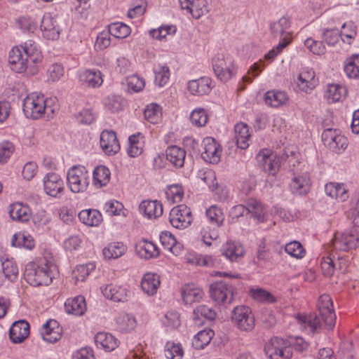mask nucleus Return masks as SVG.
Returning a JSON list of instances; mask_svg holds the SVG:
<instances>
[{
	"mask_svg": "<svg viewBox=\"0 0 359 359\" xmlns=\"http://www.w3.org/2000/svg\"><path fill=\"white\" fill-rule=\"evenodd\" d=\"M318 308L320 318L315 313L298 314L297 316L298 323L311 333L318 332L323 326L327 330H332L335 325L336 315L330 295L324 294L320 296L318 300Z\"/></svg>",
	"mask_w": 359,
	"mask_h": 359,
	"instance_id": "1",
	"label": "nucleus"
},
{
	"mask_svg": "<svg viewBox=\"0 0 359 359\" xmlns=\"http://www.w3.org/2000/svg\"><path fill=\"white\" fill-rule=\"evenodd\" d=\"M55 266L43 259L38 262H30L26 265L24 276L31 285L38 287L48 285L53 278V269Z\"/></svg>",
	"mask_w": 359,
	"mask_h": 359,
	"instance_id": "2",
	"label": "nucleus"
},
{
	"mask_svg": "<svg viewBox=\"0 0 359 359\" xmlns=\"http://www.w3.org/2000/svg\"><path fill=\"white\" fill-rule=\"evenodd\" d=\"M53 102L52 99H45L43 95L32 93L24 99L23 111L27 117L33 119L40 118L43 114L50 116L57 109V106L51 105Z\"/></svg>",
	"mask_w": 359,
	"mask_h": 359,
	"instance_id": "3",
	"label": "nucleus"
},
{
	"mask_svg": "<svg viewBox=\"0 0 359 359\" xmlns=\"http://www.w3.org/2000/svg\"><path fill=\"white\" fill-rule=\"evenodd\" d=\"M231 322L241 332H250L255 327V318L250 307L236 306L231 314Z\"/></svg>",
	"mask_w": 359,
	"mask_h": 359,
	"instance_id": "4",
	"label": "nucleus"
},
{
	"mask_svg": "<svg viewBox=\"0 0 359 359\" xmlns=\"http://www.w3.org/2000/svg\"><path fill=\"white\" fill-rule=\"evenodd\" d=\"M90 174L84 166L74 165L69 169L67 175L70 190L76 194L83 193L89 185Z\"/></svg>",
	"mask_w": 359,
	"mask_h": 359,
	"instance_id": "5",
	"label": "nucleus"
},
{
	"mask_svg": "<svg viewBox=\"0 0 359 359\" xmlns=\"http://www.w3.org/2000/svg\"><path fill=\"white\" fill-rule=\"evenodd\" d=\"M332 251H348L359 247V230L353 229L343 233L337 232L331 241Z\"/></svg>",
	"mask_w": 359,
	"mask_h": 359,
	"instance_id": "6",
	"label": "nucleus"
},
{
	"mask_svg": "<svg viewBox=\"0 0 359 359\" xmlns=\"http://www.w3.org/2000/svg\"><path fill=\"white\" fill-rule=\"evenodd\" d=\"M210 297L219 304H230L236 293L235 287L226 281H217L210 285Z\"/></svg>",
	"mask_w": 359,
	"mask_h": 359,
	"instance_id": "7",
	"label": "nucleus"
},
{
	"mask_svg": "<svg viewBox=\"0 0 359 359\" xmlns=\"http://www.w3.org/2000/svg\"><path fill=\"white\" fill-rule=\"evenodd\" d=\"M8 62L12 70L17 73L27 71L28 74L34 75L38 71L36 66L31 65L25 53H22V50L18 47H14L10 50Z\"/></svg>",
	"mask_w": 359,
	"mask_h": 359,
	"instance_id": "8",
	"label": "nucleus"
},
{
	"mask_svg": "<svg viewBox=\"0 0 359 359\" xmlns=\"http://www.w3.org/2000/svg\"><path fill=\"white\" fill-rule=\"evenodd\" d=\"M212 67L216 76L222 81H229L236 73L231 57L218 55L212 60Z\"/></svg>",
	"mask_w": 359,
	"mask_h": 359,
	"instance_id": "9",
	"label": "nucleus"
},
{
	"mask_svg": "<svg viewBox=\"0 0 359 359\" xmlns=\"http://www.w3.org/2000/svg\"><path fill=\"white\" fill-rule=\"evenodd\" d=\"M264 351L269 359H290L292 352L286 341L280 337H273L264 346Z\"/></svg>",
	"mask_w": 359,
	"mask_h": 359,
	"instance_id": "10",
	"label": "nucleus"
},
{
	"mask_svg": "<svg viewBox=\"0 0 359 359\" xmlns=\"http://www.w3.org/2000/svg\"><path fill=\"white\" fill-rule=\"evenodd\" d=\"M191 209L185 205H179L171 209L169 221L171 225L179 229L188 227L192 222Z\"/></svg>",
	"mask_w": 359,
	"mask_h": 359,
	"instance_id": "11",
	"label": "nucleus"
},
{
	"mask_svg": "<svg viewBox=\"0 0 359 359\" xmlns=\"http://www.w3.org/2000/svg\"><path fill=\"white\" fill-rule=\"evenodd\" d=\"M203 151L201 157L210 163H217L220 161L222 149L213 137H207L203 140Z\"/></svg>",
	"mask_w": 359,
	"mask_h": 359,
	"instance_id": "12",
	"label": "nucleus"
},
{
	"mask_svg": "<svg viewBox=\"0 0 359 359\" xmlns=\"http://www.w3.org/2000/svg\"><path fill=\"white\" fill-rule=\"evenodd\" d=\"M43 187L46 194L55 198H60L64 191L63 181L59 175L53 172L44 177Z\"/></svg>",
	"mask_w": 359,
	"mask_h": 359,
	"instance_id": "13",
	"label": "nucleus"
},
{
	"mask_svg": "<svg viewBox=\"0 0 359 359\" xmlns=\"http://www.w3.org/2000/svg\"><path fill=\"white\" fill-rule=\"evenodd\" d=\"M221 254L231 262H239L245 255L243 245L238 242L228 241L223 244Z\"/></svg>",
	"mask_w": 359,
	"mask_h": 359,
	"instance_id": "14",
	"label": "nucleus"
},
{
	"mask_svg": "<svg viewBox=\"0 0 359 359\" xmlns=\"http://www.w3.org/2000/svg\"><path fill=\"white\" fill-rule=\"evenodd\" d=\"M290 27L288 18L283 17L278 21L271 24V33L274 38H280V42H287V46L291 42L290 32L287 31Z\"/></svg>",
	"mask_w": 359,
	"mask_h": 359,
	"instance_id": "15",
	"label": "nucleus"
},
{
	"mask_svg": "<svg viewBox=\"0 0 359 359\" xmlns=\"http://www.w3.org/2000/svg\"><path fill=\"white\" fill-rule=\"evenodd\" d=\"M40 334L44 341L53 344L60 339L62 327L56 320H49L40 329Z\"/></svg>",
	"mask_w": 359,
	"mask_h": 359,
	"instance_id": "16",
	"label": "nucleus"
},
{
	"mask_svg": "<svg viewBox=\"0 0 359 359\" xmlns=\"http://www.w3.org/2000/svg\"><path fill=\"white\" fill-rule=\"evenodd\" d=\"M41 30L43 36L48 40H56L59 38V26L50 13L43 15L41 23Z\"/></svg>",
	"mask_w": 359,
	"mask_h": 359,
	"instance_id": "17",
	"label": "nucleus"
},
{
	"mask_svg": "<svg viewBox=\"0 0 359 359\" xmlns=\"http://www.w3.org/2000/svg\"><path fill=\"white\" fill-rule=\"evenodd\" d=\"M181 8L187 9L192 16L198 19L202 15L208 13L207 0H179Z\"/></svg>",
	"mask_w": 359,
	"mask_h": 359,
	"instance_id": "18",
	"label": "nucleus"
},
{
	"mask_svg": "<svg viewBox=\"0 0 359 359\" xmlns=\"http://www.w3.org/2000/svg\"><path fill=\"white\" fill-rule=\"evenodd\" d=\"M100 146L107 155H114L120 149V144L114 131L103 130L100 135Z\"/></svg>",
	"mask_w": 359,
	"mask_h": 359,
	"instance_id": "19",
	"label": "nucleus"
},
{
	"mask_svg": "<svg viewBox=\"0 0 359 359\" xmlns=\"http://www.w3.org/2000/svg\"><path fill=\"white\" fill-rule=\"evenodd\" d=\"M29 334V325L25 320H18L13 323L9 330V337L12 342L20 344Z\"/></svg>",
	"mask_w": 359,
	"mask_h": 359,
	"instance_id": "20",
	"label": "nucleus"
},
{
	"mask_svg": "<svg viewBox=\"0 0 359 359\" xmlns=\"http://www.w3.org/2000/svg\"><path fill=\"white\" fill-rule=\"evenodd\" d=\"M81 84L88 88L100 87L102 82V74L98 69H86L79 74Z\"/></svg>",
	"mask_w": 359,
	"mask_h": 359,
	"instance_id": "21",
	"label": "nucleus"
},
{
	"mask_svg": "<svg viewBox=\"0 0 359 359\" xmlns=\"http://www.w3.org/2000/svg\"><path fill=\"white\" fill-rule=\"evenodd\" d=\"M189 92L194 95H203L209 93L212 89V81L208 77H201L188 83Z\"/></svg>",
	"mask_w": 359,
	"mask_h": 359,
	"instance_id": "22",
	"label": "nucleus"
},
{
	"mask_svg": "<svg viewBox=\"0 0 359 359\" xmlns=\"http://www.w3.org/2000/svg\"><path fill=\"white\" fill-rule=\"evenodd\" d=\"M297 84L299 90L305 93L313 89L318 84L315 72L312 69L302 71L297 77Z\"/></svg>",
	"mask_w": 359,
	"mask_h": 359,
	"instance_id": "23",
	"label": "nucleus"
},
{
	"mask_svg": "<svg viewBox=\"0 0 359 359\" xmlns=\"http://www.w3.org/2000/svg\"><path fill=\"white\" fill-rule=\"evenodd\" d=\"M139 208L140 212L149 219L158 218L163 214V205L156 200L143 201Z\"/></svg>",
	"mask_w": 359,
	"mask_h": 359,
	"instance_id": "24",
	"label": "nucleus"
},
{
	"mask_svg": "<svg viewBox=\"0 0 359 359\" xmlns=\"http://www.w3.org/2000/svg\"><path fill=\"white\" fill-rule=\"evenodd\" d=\"M102 294L105 297L116 302H124L127 300V290L121 286L109 284L104 288L102 287Z\"/></svg>",
	"mask_w": 359,
	"mask_h": 359,
	"instance_id": "25",
	"label": "nucleus"
},
{
	"mask_svg": "<svg viewBox=\"0 0 359 359\" xmlns=\"http://www.w3.org/2000/svg\"><path fill=\"white\" fill-rule=\"evenodd\" d=\"M95 342L97 348L107 351H112L118 346V339L110 333L98 332L95 337Z\"/></svg>",
	"mask_w": 359,
	"mask_h": 359,
	"instance_id": "26",
	"label": "nucleus"
},
{
	"mask_svg": "<svg viewBox=\"0 0 359 359\" xmlns=\"http://www.w3.org/2000/svg\"><path fill=\"white\" fill-rule=\"evenodd\" d=\"M116 328L123 333H128L135 329L137 325L135 318L129 313H122L115 319Z\"/></svg>",
	"mask_w": 359,
	"mask_h": 359,
	"instance_id": "27",
	"label": "nucleus"
},
{
	"mask_svg": "<svg viewBox=\"0 0 359 359\" xmlns=\"http://www.w3.org/2000/svg\"><path fill=\"white\" fill-rule=\"evenodd\" d=\"M165 156L167 160L175 167H183L186 157V151L183 149L176 145L170 146L165 151Z\"/></svg>",
	"mask_w": 359,
	"mask_h": 359,
	"instance_id": "28",
	"label": "nucleus"
},
{
	"mask_svg": "<svg viewBox=\"0 0 359 359\" xmlns=\"http://www.w3.org/2000/svg\"><path fill=\"white\" fill-rule=\"evenodd\" d=\"M160 284L161 281L158 275L153 273H147L142 279L141 287L146 294L154 295L156 293Z\"/></svg>",
	"mask_w": 359,
	"mask_h": 359,
	"instance_id": "29",
	"label": "nucleus"
},
{
	"mask_svg": "<svg viewBox=\"0 0 359 359\" xmlns=\"http://www.w3.org/2000/svg\"><path fill=\"white\" fill-rule=\"evenodd\" d=\"M9 215L13 220L25 222L30 217V209L22 203H15L9 206Z\"/></svg>",
	"mask_w": 359,
	"mask_h": 359,
	"instance_id": "30",
	"label": "nucleus"
},
{
	"mask_svg": "<svg viewBox=\"0 0 359 359\" xmlns=\"http://www.w3.org/2000/svg\"><path fill=\"white\" fill-rule=\"evenodd\" d=\"M65 309L67 313L82 316L86 310L85 298L83 296H77L67 299L65 303Z\"/></svg>",
	"mask_w": 359,
	"mask_h": 359,
	"instance_id": "31",
	"label": "nucleus"
},
{
	"mask_svg": "<svg viewBox=\"0 0 359 359\" xmlns=\"http://www.w3.org/2000/svg\"><path fill=\"white\" fill-rule=\"evenodd\" d=\"M247 214H250L257 222H264L266 219V210L264 206L254 198L247 201Z\"/></svg>",
	"mask_w": 359,
	"mask_h": 359,
	"instance_id": "32",
	"label": "nucleus"
},
{
	"mask_svg": "<svg viewBox=\"0 0 359 359\" xmlns=\"http://www.w3.org/2000/svg\"><path fill=\"white\" fill-rule=\"evenodd\" d=\"M23 52L29 63L32 65H36L42 60L41 52L37 46V44L32 40H28L25 42L23 46Z\"/></svg>",
	"mask_w": 359,
	"mask_h": 359,
	"instance_id": "33",
	"label": "nucleus"
},
{
	"mask_svg": "<svg viewBox=\"0 0 359 359\" xmlns=\"http://www.w3.org/2000/svg\"><path fill=\"white\" fill-rule=\"evenodd\" d=\"M111 172L104 165L97 166L93 172V184L96 188H102L108 184Z\"/></svg>",
	"mask_w": 359,
	"mask_h": 359,
	"instance_id": "34",
	"label": "nucleus"
},
{
	"mask_svg": "<svg viewBox=\"0 0 359 359\" xmlns=\"http://www.w3.org/2000/svg\"><path fill=\"white\" fill-rule=\"evenodd\" d=\"M264 101L269 106L278 107L285 105L288 102V97L283 91L269 90L264 95Z\"/></svg>",
	"mask_w": 359,
	"mask_h": 359,
	"instance_id": "35",
	"label": "nucleus"
},
{
	"mask_svg": "<svg viewBox=\"0 0 359 359\" xmlns=\"http://www.w3.org/2000/svg\"><path fill=\"white\" fill-rule=\"evenodd\" d=\"M234 130L237 146L242 149H246L249 146L248 141L250 137L248 126L244 123H237Z\"/></svg>",
	"mask_w": 359,
	"mask_h": 359,
	"instance_id": "36",
	"label": "nucleus"
},
{
	"mask_svg": "<svg viewBox=\"0 0 359 359\" xmlns=\"http://www.w3.org/2000/svg\"><path fill=\"white\" fill-rule=\"evenodd\" d=\"M182 296L186 304H192L203 298V292L194 284H187L182 290Z\"/></svg>",
	"mask_w": 359,
	"mask_h": 359,
	"instance_id": "37",
	"label": "nucleus"
},
{
	"mask_svg": "<svg viewBox=\"0 0 359 359\" xmlns=\"http://www.w3.org/2000/svg\"><path fill=\"white\" fill-rule=\"evenodd\" d=\"M136 250L138 255L146 259L156 257L158 255L159 251L156 245L148 241H141L136 245Z\"/></svg>",
	"mask_w": 359,
	"mask_h": 359,
	"instance_id": "38",
	"label": "nucleus"
},
{
	"mask_svg": "<svg viewBox=\"0 0 359 359\" xmlns=\"http://www.w3.org/2000/svg\"><path fill=\"white\" fill-rule=\"evenodd\" d=\"M79 218L81 222L89 226H96L102 221V215L96 210H83L79 213Z\"/></svg>",
	"mask_w": 359,
	"mask_h": 359,
	"instance_id": "39",
	"label": "nucleus"
},
{
	"mask_svg": "<svg viewBox=\"0 0 359 359\" xmlns=\"http://www.w3.org/2000/svg\"><path fill=\"white\" fill-rule=\"evenodd\" d=\"M214 336L211 329H204L198 332L192 340V346L195 349H203L208 345Z\"/></svg>",
	"mask_w": 359,
	"mask_h": 359,
	"instance_id": "40",
	"label": "nucleus"
},
{
	"mask_svg": "<svg viewBox=\"0 0 359 359\" xmlns=\"http://www.w3.org/2000/svg\"><path fill=\"white\" fill-rule=\"evenodd\" d=\"M127 250V247L123 243L116 242L109 244L105 247L102 253L107 259H118L123 256Z\"/></svg>",
	"mask_w": 359,
	"mask_h": 359,
	"instance_id": "41",
	"label": "nucleus"
},
{
	"mask_svg": "<svg viewBox=\"0 0 359 359\" xmlns=\"http://www.w3.org/2000/svg\"><path fill=\"white\" fill-rule=\"evenodd\" d=\"M310 184V180L307 176H295L290 183V188L294 194H306Z\"/></svg>",
	"mask_w": 359,
	"mask_h": 359,
	"instance_id": "42",
	"label": "nucleus"
},
{
	"mask_svg": "<svg viewBox=\"0 0 359 359\" xmlns=\"http://www.w3.org/2000/svg\"><path fill=\"white\" fill-rule=\"evenodd\" d=\"M347 90L344 86L337 84H329L325 93V97L330 102H338L345 97Z\"/></svg>",
	"mask_w": 359,
	"mask_h": 359,
	"instance_id": "43",
	"label": "nucleus"
},
{
	"mask_svg": "<svg viewBox=\"0 0 359 359\" xmlns=\"http://www.w3.org/2000/svg\"><path fill=\"white\" fill-rule=\"evenodd\" d=\"M160 240L162 245L175 255H177L182 250L181 245L177 244L176 238L170 232L162 233Z\"/></svg>",
	"mask_w": 359,
	"mask_h": 359,
	"instance_id": "44",
	"label": "nucleus"
},
{
	"mask_svg": "<svg viewBox=\"0 0 359 359\" xmlns=\"http://www.w3.org/2000/svg\"><path fill=\"white\" fill-rule=\"evenodd\" d=\"M11 245L15 247H24L28 250L33 249L35 245L34 241L30 235L20 232L13 235Z\"/></svg>",
	"mask_w": 359,
	"mask_h": 359,
	"instance_id": "45",
	"label": "nucleus"
},
{
	"mask_svg": "<svg viewBox=\"0 0 359 359\" xmlns=\"http://www.w3.org/2000/svg\"><path fill=\"white\" fill-rule=\"evenodd\" d=\"M344 72L350 79L359 78V55H353L347 59L344 65Z\"/></svg>",
	"mask_w": 359,
	"mask_h": 359,
	"instance_id": "46",
	"label": "nucleus"
},
{
	"mask_svg": "<svg viewBox=\"0 0 359 359\" xmlns=\"http://www.w3.org/2000/svg\"><path fill=\"white\" fill-rule=\"evenodd\" d=\"M280 165V158L274 155L264 156L262 166L265 172L269 175H275L279 170Z\"/></svg>",
	"mask_w": 359,
	"mask_h": 359,
	"instance_id": "47",
	"label": "nucleus"
},
{
	"mask_svg": "<svg viewBox=\"0 0 359 359\" xmlns=\"http://www.w3.org/2000/svg\"><path fill=\"white\" fill-rule=\"evenodd\" d=\"M109 32L116 38L124 39L130 35V27L123 22H114L109 25Z\"/></svg>",
	"mask_w": 359,
	"mask_h": 359,
	"instance_id": "48",
	"label": "nucleus"
},
{
	"mask_svg": "<svg viewBox=\"0 0 359 359\" xmlns=\"http://www.w3.org/2000/svg\"><path fill=\"white\" fill-rule=\"evenodd\" d=\"M2 271L4 276L11 282L17 279L18 276V267L13 259H6L2 262Z\"/></svg>",
	"mask_w": 359,
	"mask_h": 359,
	"instance_id": "49",
	"label": "nucleus"
},
{
	"mask_svg": "<svg viewBox=\"0 0 359 359\" xmlns=\"http://www.w3.org/2000/svg\"><path fill=\"white\" fill-rule=\"evenodd\" d=\"M205 214L210 222L217 226H221L223 224L224 216L222 209L217 205L210 206L207 209Z\"/></svg>",
	"mask_w": 359,
	"mask_h": 359,
	"instance_id": "50",
	"label": "nucleus"
},
{
	"mask_svg": "<svg viewBox=\"0 0 359 359\" xmlns=\"http://www.w3.org/2000/svg\"><path fill=\"white\" fill-rule=\"evenodd\" d=\"M191 123L196 127L205 126L208 121V115L205 109L203 108L195 109L190 115Z\"/></svg>",
	"mask_w": 359,
	"mask_h": 359,
	"instance_id": "51",
	"label": "nucleus"
},
{
	"mask_svg": "<svg viewBox=\"0 0 359 359\" xmlns=\"http://www.w3.org/2000/svg\"><path fill=\"white\" fill-rule=\"evenodd\" d=\"M285 251L291 257L296 259H302L306 254V250L302 245L297 241L287 243L285 246Z\"/></svg>",
	"mask_w": 359,
	"mask_h": 359,
	"instance_id": "52",
	"label": "nucleus"
},
{
	"mask_svg": "<svg viewBox=\"0 0 359 359\" xmlns=\"http://www.w3.org/2000/svg\"><path fill=\"white\" fill-rule=\"evenodd\" d=\"M95 264L88 263L86 264L79 265L73 271V278L75 279L74 283L78 281H83L89 276L90 272L95 269Z\"/></svg>",
	"mask_w": 359,
	"mask_h": 359,
	"instance_id": "53",
	"label": "nucleus"
},
{
	"mask_svg": "<svg viewBox=\"0 0 359 359\" xmlns=\"http://www.w3.org/2000/svg\"><path fill=\"white\" fill-rule=\"evenodd\" d=\"M144 115L149 122L157 123L161 118V107L156 104H151L145 109Z\"/></svg>",
	"mask_w": 359,
	"mask_h": 359,
	"instance_id": "54",
	"label": "nucleus"
},
{
	"mask_svg": "<svg viewBox=\"0 0 359 359\" xmlns=\"http://www.w3.org/2000/svg\"><path fill=\"white\" fill-rule=\"evenodd\" d=\"M202 316L208 320H214L217 316V313L212 307L206 305H199L194 310V320H197Z\"/></svg>",
	"mask_w": 359,
	"mask_h": 359,
	"instance_id": "55",
	"label": "nucleus"
},
{
	"mask_svg": "<svg viewBox=\"0 0 359 359\" xmlns=\"http://www.w3.org/2000/svg\"><path fill=\"white\" fill-rule=\"evenodd\" d=\"M201 236L203 243L208 245H212V241L216 240L218 237V232L215 229H211L208 224H202Z\"/></svg>",
	"mask_w": 359,
	"mask_h": 359,
	"instance_id": "56",
	"label": "nucleus"
},
{
	"mask_svg": "<svg viewBox=\"0 0 359 359\" xmlns=\"http://www.w3.org/2000/svg\"><path fill=\"white\" fill-rule=\"evenodd\" d=\"M184 351L179 344L168 342L165 349V355L168 359H182Z\"/></svg>",
	"mask_w": 359,
	"mask_h": 359,
	"instance_id": "57",
	"label": "nucleus"
},
{
	"mask_svg": "<svg viewBox=\"0 0 359 359\" xmlns=\"http://www.w3.org/2000/svg\"><path fill=\"white\" fill-rule=\"evenodd\" d=\"M166 195L173 203H179L183 198L184 189L180 184H172L168 187Z\"/></svg>",
	"mask_w": 359,
	"mask_h": 359,
	"instance_id": "58",
	"label": "nucleus"
},
{
	"mask_svg": "<svg viewBox=\"0 0 359 359\" xmlns=\"http://www.w3.org/2000/svg\"><path fill=\"white\" fill-rule=\"evenodd\" d=\"M170 76L168 67L161 65L155 70V82L159 86H163L168 81Z\"/></svg>",
	"mask_w": 359,
	"mask_h": 359,
	"instance_id": "59",
	"label": "nucleus"
},
{
	"mask_svg": "<svg viewBox=\"0 0 359 359\" xmlns=\"http://www.w3.org/2000/svg\"><path fill=\"white\" fill-rule=\"evenodd\" d=\"M15 151L14 144L9 141L0 143V163H4L10 158Z\"/></svg>",
	"mask_w": 359,
	"mask_h": 359,
	"instance_id": "60",
	"label": "nucleus"
},
{
	"mask_svg": "<svg viewBox=\"0 0 359 359\" xmlns=\"http://www.w3.org/2000/svg\"><path fill=\"white\" fill-rule=\"evenodd\" d=\"M339 134L337 133L336 130H332V128H328L325 130L322 134V140L323 144L329 147L330 150H336L337 147L334 143L337 136Z\"/></svg>",
	"mask_w": 359,
	"mask_h": 359,
	"instance_id": "61",
	"label": "nucleus"
},
{
	"mask_svg": "<svg viewBox=\"0 0 359 359\" xmlns=\"http://www.w3.org/2000/svg\"><path fill=\"white\" fill-rule=\"evenodd\" d=\"M64 74V69L60 64L55 63L51 65L47 70L48 81L52 82L57 81Z\"/></svg>",
	"mask_w": 359,
	"mask_h": 359,
	"instance_id": "62",
	"label": "nucleus"
},
{
	"mask_svg": "<svg viewBox=\"0 0 359 359\" xmlns=\"http://www.w3.org/2000/svg\"><path fill=\"white\" fill-rule=\"evenodd\" d=\"M304 45L313 54L320 55L325 53V46L323 45L322 41H318L313 40L311 38H308L304 41Z\"/></svg>",
	"mask_w": 359,
	"mask_h": 359,
	"instance_id": "63",
	"label": "nucleus"
},
{
	"mask_svg": "<svg viewBox=\"0 0 359 359\" xmlns=\"http://www.w3.org/2000/svg\"><path fill=\"white\" fill-rule=\"evenodd\" d=\"M128 89L134 92H140L144 87L145 83L143 79L137 75H132L127 78Z\"/></svg>",
	"mask_w": 359,
	"mask_h": 359,
	"instance_id": "64",
	"label": "nucleus"
}]
</instances>
